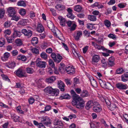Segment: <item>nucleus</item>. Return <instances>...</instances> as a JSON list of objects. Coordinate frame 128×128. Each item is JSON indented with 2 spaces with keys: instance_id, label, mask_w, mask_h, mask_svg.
<instances>
[{
  "instance_id": "nucleus-17",
  "label": "nucleus",
  "mask_w": 128,
  "mask_h": 128,
  "mask_svg": "<svg viewBox=\"0 0 128 128\" xmlns=\"http://www.w3.org/2000/svg\"><path fill=\"white\" fill-rule=\"evenodd\" d=\"M21 32H20L17 30H14L13 35L12 36V37L15 38L16 36L20 37L22 35Z\"/></svg>"
},
{
  "instance_id": "nucleus-16",
  "label": "nucleus",
  "mask_w": 128,
  "mask_h": 128,
  "mask_svg": "<svg viewBox=\"0 0 128 128\" xmlns=\"http://www.w3.org/2000/svg\"><path fill=\"white\" fill-rule=\"evenodd\" d=\"M56 79L54 76H52L46 79V82L48 83H52Z\"/></svg>"
},
{
  "instance_id": "nucleus-56",
  "label": "nucleus",
  "mask_w": 128,
  "mask_h": 128,
  "mask_svg": "<svg viewBox=\"0 0 128 128\" xmlns=\"http://www.w3.org/2000/svg\"><path fill=\"white\" fill-rule=\"evenodd\" d=\"M76 55H77V56L79 57H80V59L82 60V61L80 60V62L82 63V62H84L85 63V61L83 59V58L82 56H80V55L79 54H78L77 52H76Z\"/></svg>"
},
{
  "instance_id": "nucleus-22",
  "label": "nucleus",
  "mask_w": 128,
  "mask_h": 128,
  "mask_svg": "<svg viewBox=\"0 0 128 128\" xmlns=\"http://www.w3.org/2000/svg\"><path fill=\"white\" fill-rule=\"evenodd\" d=\"M44 28L42 25L40 24H38L37 28L38 32H42L44 31Z\"/></svg>"
},
{
  "instance_id": "nucleus-52",
  "label": "nucleus",
  "mask_w": 128,
  "mask_h": 128,
  "mask_svg": "<svg viewBox=\"0 0 128 128\" xmlns=\"http://www.w3.org/2000/svg\"><path fill=\"white\" fill-rule=\"evenodd\" d=\"M56 30H57L56 28H55L54 27L52 29V30H52V32L54 33V36H56L57 37L58 35L56 33Z\"/></svg>"
},
{
  "instance_id": "nucleus-30",
  "label": "nucleus",
  "mask_w": 128,
  "mask_h": 128,
  "mask_svg": "<svg viewBox=\"0 0 128 128\" xmlns=\"http://www.w3.org/2000/svg\"><path fill=\"white\" fill-rule=\"evenodd\" d=\"M38 42V40L36 37L33 38L31 40L32 44L33 45L37 44Z\"/></svg>"
},
{
  "instance_id": "nucleus-9",
  "label": "nucleus",
  "mask_w": 128,
  "mask_h": 128,
  "mask_svg": "<svg viewBox=\"0 0 128 128\" xmlns=\"http://www.w3.org/2000/svg\"><path fill=\"white\" fill-rule=\"evenodd\" d=\"M8 15L9 16H13L14 14H16V11L14 8L12 7H10L7 9Z\"/></svg>"
},
{
  "instance_id": "nucleus-42",
  "label": "nucleus",
  "mask_w": 128,
  "mask_h": 128,
  "mask_svg": "<svg viewBox=\"0 0 128 128\" xmlns=\"http://www.w3.org/2000/svg\"><path fill=\"white\" fill-rule=\"evenodd\" d=\"M55 7L57 9H59L61 8V10H63L65 8V7L63 5L60 4H57L56 6Z\"/></svg>"
},
{
  "instance_id": "nucleus-7",
  "label": "nucleus",
  "mask_w": 128,
  "mask_h": 128,
  "mask_svg": "<svg viewBox=\"0 0 128 128\" xmlns=\"http://www.w3.org/2000/svg\"><path fill=\"white\" fill-rule=\"evenodd\" d=\"M94 47L98 50H102L103 51H105L110 54H112L114 52L113 51L108 50L105 48L104 46L98 45L97 44Z\"/></svg>"
},
{
  "instance_id": "nucleus-2",
  "label": "nucleus",
  "mask_w": 128,
  "mask_h": 128,
  "mask_svg": "<svg viewBox=\"0 0 128 128\" xmlns=\"http://www.w3.org/2000/svg\"><path fill=\"white\" fill-rule=\"evenodd\" d=\"M44 92L46 93L51 94L52 96H56L59 94V90L57 89H53L51 87L48 86L44 90Z\"/></svg>"
},
{
  "instance_id": "nucleus-53",
  "label": "nucleus",
  "mask_w": 128,
  "mask_h": 128,
  "mask_svg": "<svg viewBox=\"0 0 128 128\" xmlns=\"http://www.w3.org/2000/svg\"><path fill=\"white\" fill-rule=\"evenodd\" d=\"M2 76L4 80L9 81L10 79L8 78L7 76L4 74L2 75Z\"/></svg>"
},
{
  "instance_id": "nucleus-40",
  "label": "nucleus",
  "mask_w": 128,
  "mask_h": 128,
  "mask_svg": "<svg viewBox=\"0 0 128 128\" xmlns=\"http://www.w3.org/2000/svg\"><path fill=\"white\" fill-rule=\"evenodd\" d=\"M40 56L44 60H46L48 56L46 53L42 52L40 54Z\"/></svg>"
},
{
  "instance_id": "nucleus-8",
  "label": "nucleus",
  "mask_w": 128,
  "mask_h": 128,
  "mask_svg": "<svg viewBox=\"0 0 128 128\" xmlns=\"http://www.w3.org/2000/svg\"><path fill=\"white\" fill-rule=\"evenodd\" d=\"M15 72L16 75L20 77H23L24 76V70L21 68H19Z\"/></svg>"
},
{
  "instance_id": "nucleus-29",
  "label": "nucleus",
  "mask_w": 128,
  "mask_h": 128,
  "mask_svg": "<svg viewBox=\"0 0 128 128\" xmlns=\"http://www.w3.org/2000/svg\"><path fill=\"white\" fill-rule=\"evenodd\" d=\"M14 62H10L7 66L8 68H12L15 67L16 66Z\"/></svg>"
},
{
  "instance_id": "nucleus-28",
  "label": "nucleus",
  "mask_w": 128,
  "mask_h": 128,
  "mask_svg": "<svg viewBox=\"0 0 128 128\" xmlns=\"http://www.w3.org/2000/svg\"><path fill=\"white\" fill-rule=\"evenodd\" d=\"M100 99L102 102H105L107 105H109L110 104V102L108 99H105L102 96H101L100 97Z\"/></svg>"
},
{
  "instance_id": "nucleus-64",
  "label": "nucleus",
  "mask_w": 128,
  "mask_h": 128,
  "mask_svg": "<svg viewBox=\"0 0 128 128\" xmlns=\"http://www.w3.org/2000/svg\"><path fill=\"white\" fill-rule=\"evenodd\" d=\"M30 104H32L34 102V100L33 98H31L28 100Z\"/></svg>"
},
{
  "instance_id": "nucleus-34",
  "label": "nucleus",
  "mask_w": 128,
  "mask_h": 128,
  "mask_svg": "<svg viewBox=\"0 0 128 128\" xmlns=\"http://www.w3.org/2000/svg\"><path fill=\"white\" fill-rule=\"evenodd\" d=\"M18 24L20 25H25L26 24V20H22L18 22Z\"/></svg>"
},
{
  "instance_id": "nucleus-11",
  "label": "nucleus",
  "mask_w": 128,
  "mask_h": 128,
  "mask_svg": "<svg viewBox=\"0 0 128 128\" xmlns=\"http://www.w3.org/2000/svg\"><path fill=\"white\" fill-rule=\"evenodd\" d=\"M100 58L99 56L97 55H94L93 56L92 58V63L94 65H96V63L99 61Z\"/></svg>"
},
{
  "instance_id": "nucleus-63",
  "label": "nucleus",
  "mask_w": 128,
  "mask_h": 128,
  "mask_svg": "<svg viewBox=\"0 0 128 128\" xmlns=\"http://www.w3.org/2000/svg\"><path fill=\"white\" fill-rule=\"evenodd\" d=\"M78 16L80 18H83L85 16V14H77Z\"/></svg>"
},
{
  "instance_id": "nucleus-57",
  "label": "nucleus",
  "mask_w": 128,
  "mask_h": 128,
  "mask_svg": "<svg viewBox=\"0 0 128 128\" xmlns=\"http://www.w3.org/2000/svg\"><path fill=\"white\" fill-rule=\"evenodd\" d=\"M116 1L115 0H110V2L108 3L109 5H112L115 3Z\"/></svg>"
},
{
  "instance_id": "nucleus-27",
  "label": "nucleus",
  "mask_w": 128,
  "mask_h": 128,
  "mask_svg": "<svg viewBox=\"0 0 128 128\" xmlns=\"http://www.w3.org/2000/svg\"><path fill=\"white\" fill-rule=\"evenodd\" d=\"M88 93L86 90H84L82 91L80 94V96L82 97L88 96Z\"/></svg>"
},
{
  "instance_id": "nucleus-41",
  "label": "nucleus",
  "mask_w": 128,
  "mask_h": 128,
  "mask_svg": "<svg viewBox=\"0 0 128 128\" xmlns=\"http://www.w3.org/2000/svg\"><path fill=\"white\" fill-rule=\"evenodd\" d=\"M13 16H10L12 17V20H14L16 21H17L20 19V17L16 15V14H14Z\"/></svg>"
},
{
  "instance_id": "nucleus-62",
  "label": "nucleus",
  "mask_w": 128,
  "mask_h": 128,
  "mask_svg": "<svg viewBox=\"0 0 128 128\" xmlns=\"http://www.w3.org/2000/svg\"><path fill=\"white\" fill-rule=\"evenodd\" d=\"M79 79L77 78H74V85H75L76 84H78L79 82Z\"/></svg>"
},
{
  "instance_id": "nucleus-59",
  "label": "nucleus",
  "mask_w": 128,
  "mask_h": 128,
  "mask_svg": "<svg viewBox=\"0 0 128 128\" xmlns=\"http://www.w3.org/2000/svg\"><path fill=\"white\" fill-rule=\"evenodd\" d=\"M76 27V25L75 24H73L72 25V26L70 28V30L72 31L74 30Z\"/></svg>"
},
{
  "instance_id": "nucleus-33",
  "label": "nucleus",
  "mask_w": 128,
  "mask_h": 128,
  "mask_svg": "<svg viewBox=\"0 0 128 128\" xmlns=\"http://www.w3.org/2000/svg\"><path fill=\"white\" fill-rule=\"evenodd\" d=\"M26 72L30 74H33L34 72L33 69L31 68H26Z\"/></svg>"
},
{
  "instance_id": "nucleus-25",
  "label": "nucleus",
  "mask_w": 128,
  "mask_h": 128,
  "mask_svg": "<svg viewBox=\"0 0 128 128\" xmlns=\"http://www.w3.org/2000/svg\"><path fill=\"white\" fill-rule=\"evenodd\" d=\"M94 111L95 112H100L102 110V108L100 106H94L93 108Z\"/></svg>"
},
{
  "instance_id": "nucleus-35",
  "label": "nucleus",
  "mask_w": 128,
  "mask_h": 128,
  "mask_svg": "<svg viewBox=\"0 0 128 128\" xmlns=\"http://www.w3.org/2000/svg\"><path fill=\"white\" fill-rule=\"evenodd\" d=\"M82 9V8L81 6L79 5L76 6H75L74 8V10L77 12H80Z\"/></svg>"
},
{
  "instance_id": "nucleus-19",
  "label": "nucleus",
  "mask_w": 128,
  "mask_h": 128,
  "mask_svg": "<svg viewBox=\"0 0 128 128\" xmlns=\"http://www.w3.org/2000/svg\"><path fill=\"white\" fill-rule=\"evenodd\" d=\"M92 100L89 101L86 104L85 108L87 110H88L92 106H93Z\"/></svg>"
},
{
  "instance_id": "nucleus-14",
  "label": "nucleus",
  "mask_w": 128,
  "mask_h": 128,
  "mask_svg": "<svg viewBox=\"0 0 128 128\" xmlns=\"http://www.w3.org/2000/svg\"><path fill=\"white\" fill-rule=\"evenodd\" d=\"M58 86L61 91H64V88L65 86V85L62 81L60 80L58 81Z\"/></svg>"
},
{
  "instance_id": "nucleus-37",
  "label": "nucleus",
  "mask_w": 128,
  "mask_h": 128,
  "mask_svg": "<svg viewBox=\"0 0 128 128\" xmlns=\"http://www.w3.org/2000/svg\"><path fill=\"white\" fill-rule=\"evenodd\" d=\"M49 65L52 68H54L55 70V64L53 60L51 59H50L49 60Z\"/></svg>"
},
{
  "instance_id": "nucleus-46",
  "label": "nucleus",
  "mask_w": 128,
  "mask_h": 128,
  "mask_svg": "<svg viewBox=\"0 0 128 128\" xmlns=\"http://www.w3.org/2000/svg\"><path fill=\"white\" fill-rule=\"evenodd\" d=\"M15 42L18 46H20L22 44V41L20 39H17Z\"/></svg>"
},
{
  "instance_id": "nucleus-54",
  "label": "nucleus",
  "mask_w": 128,
  "mask_h": 128,
  "mask_svg": "<svg viewBox=\"0 0 128 128\" xmlns=\"http://www.w3.org/2000/svg\"><path fill=\"white\" fill-rule=\"evenodd\" d=\"M51 107L50 105H47L45 107L44 110L46 111H48L51 109Z\"/></svg>"
},
{
  "instance_id": "nucleus-23",
  "label": "nucleus",
  "mask_w": 128,
  "mask_h": 128,
  "mask_svg": "<svg viewBox=\"0 0 128 128\" xmlns=\"http://www.w3.org/2000/svg\"><path fill=\"white\" fill-rule=\"evenodd\" d=\"M107 105H108V108L111 111L114 110L116 107V106L114 104H111L110 102V104Z\"/></svg>"
},
{
  "instance_id": "nucleus-4",
  "label": "nucleus",
  "mask_w": 128,
  "mask_h": 128,
  "mask_svg": "<svg viewBox=\"0 0 128 128\" xmlns=\"http://www.w3.org/2000/svg\"><path fill=\"white\" fill-rule=\"evenodd\" d=\"M100 84L101 86L103 88H105L109 90H111L112 88V85L108 83H106L105 82L100 80L99 81Z\"/></svg>"
},
{
  "instance_id": "nucleus-1",
  "label": "nucleus",
  "mask_w": 128,
  "mask_h": 128,
  "mask_svg": "<svg viewBox=\"0 0 128 128\" xmlns=\"http://www.w3.org/2000/svg\"><path fill=\"white\" fill-rule=\"evenodd\" d=\"M70 92L73 96V100L72 102V105L76 106L77 108L79 109H81L84 107V102L82 99L76 94L74 90H71Z\"/></svg>"
},
{
  "instance_id": "nucleus-6",
  "label": "nucleus",
  "mask_w": 128,
  "mask_h": 128,
  "mask_svg": "<svg viewBox=\"0 0 128 128\" xmlns=\"http://www.w3.org/2000/svg\"><path fill=\"white\" fill-rule=\"evenodd\" d=\"M21 32L28 38L30 37L32 35V32L30 30H27L26 29H23L22 30Z\"/></svg>"
},
{
  "instance_id": "nucleus-47",
  "label": "nucleus",
  "mask_w": 128,
  "mask_h": 128,
  "mask_svg": "<svg viewBox=\"0 0 128 128\" xmlns=\"http://www.w3.org/2000/svg\"><path fill=\"white\" fill-rule=\"evenodd\" d=\"M19 13L22 16H24V15L26 13L25 10L23 9L20 10Z\"/></svg>"
},
{
  "instance_id": "nucleus-15",
  "label": "nucleus",
  "mask_w": 128,
  "mask_h": 128,
  "mask_svg": "<svg viewBox=\"0 0 128 128\" xmlns=\"http://www.w3.org/2000/svg\"><path fill=\"white\" fill-rule=\"evenodd\" d=\"M67 11L68 13L66 15V16L68 18L72 19H73L75 17V16L72 14V10L70 8H69L68 9Z\"/></svg>"
},
{
  "instance_id": "nucleus-39",
  "label": "nucleus",
  "mask_w": 128,
  "mask_h": 128,
  "mask_svg": "<svg viewBox=\"0 0 128 128\" xmlns=\"http://www.w3.org/2000/svg\"><path fill=\"white\" fill-rule=\"evenodd\" d=\"M5 40L3 38H0V47L2 46L5 44Z\"/></svg>"
},
{
  "instance_id": "nucleus-18",
  "label": "nucleus",
  "mask_w": 128,
  "mask_h": 128,
  "mask_svg": "<svg viewBox=\"0 0 128 128\" xmlns=\"http://www.w3.org/2000/svg\"><path fill=\"white\" fill-rule=\"evenodd\" d=\"M54 125H58L61 126H63V124L61 121L57 119H56L54 121L53 123Z\"/></svg>"
},
{
  "instance_id": "nucleus-50",
  "label": "nucleus",
  "mask_w": 128,
  "mask_h": 128,
  "mask_svg": "<svg viewBox=\"0 0 128 128\" xmlns=\"http://www.w3.org/2000/svg\"><path fill=\"white\" fill-rule=\"evenodd\" d=\"M123 69L122 68H120L116 70L117 73L118 74H122L123 73Z\"/></svg>"
},
{
  "instance_id": "nucleus-26",
  "label": "nucleus",
  "mask_w": 128,
  "mask_h": 128,
  "mask_svg": "<svg viewBox=\"0 0 128 128\" xmlns=\"http://www.w3.org/2000/svg\"><path fill=\"white\" fill-rule=\"evenodd\" d=\"M58 18L60 20V25L63 26H65V22L66 21L65 19L62 17H59Z\"/></svg>"
},
{
  "instance_id": "nucleus-38",
  "label": "nucleus",
  "mask_w": 128,
  "mask_h": 128,
  "mask_svg": "<svg viewBox=\"0 0 128 128\" xmlns=\"http://www.w3.org/2000/svg\"><path fill=\"white\" fill-rule=\"evenodd\" d=\"M31 50L33 53L36 54H38L39 53L38 50L36 48H32L31 49Z\"/></svg>"
},
{
  "instance_id": "nucleus-48",
  "label": "nucleus",
  "mask_w": 128,
  "mask_h": 128,
  "mask_svg": "<svg viewBox=\"0 0 128 128\" xmlns=\"http://www.w3.org/2000/svg\"><path fill=\"white\" fill-rule=\"evenodd\" d=\"M18 5L19 6H26V4L24 1L19 2L18 3Z\"/></svg>"
},
{
  "instance_id": "nucleus-36",
  "label": "nucleus",
  "mask_w": 128,
  "mask_h": 128,
  "mask_svg": "<svg viewBox=\"0 0 128 128\" xmlns=\"http://www.w3.org/2000/svg\"><path fill=\"white\" fill-rule=\"evenodd\" d=\"M41 120L43 123V122H46L50 121V119L48 117H45L42 118Z\"/></svg>"
},
{
  "instance_id": "nucleus-60",
  "label": "nucleus",
  "mask_w": 128,
  "mask_h": 128,
  "mask_svg": "<svg viewBox=\"0 0 128 128\" xmlns=\"http://www.w3.org/2000/svg\"><path fill=\"white\" fill-rule=\"evenodd\" d=\"M92 104H93V106L94 105L96 106H100L99 103L96 101L92 100Z\"/></svg>"
},
{
  "instance_id": "nucleus-21",
  "label": "nucleus",
  "mask_w": 128,
  "mask_h": 128,
  "mask_svg": "<svg viewBox=\"0 0 128 128\" xmlns=\"http://www.w3.org/2000/svg\"><path fill=\"white\" fill-rule=\"evenodd\" d=\"M82 35V31H78L77 32L76 35L74 36L75 39L76 40H78Z\"/></svg>"
},
{
  "instance_id": "nucleus-61",
  "label": "nucleus",
  "mask_w": 128,
  "mask_h": 128,
  "mask_svg": "<svg viewBox=\"0 0 128 128\" xmlns=\"http://www.w3.org/2000/svg\"><path fill=\"white\" fill-rule=\"evenodd\" d=\"M52 50L51 48H49L46 50V52L48 54H50L52 52Z\"/></svg>"
},
{
  "instance_id": "nucleus-32",
  "label": "nucleus",
  "mask_w": 128,
  "mask_h": 128,
  "mask_svg": "<svg viewBox=\"0 0 128 128\" xmlns=\"http://www.w3.org/2000/svg\"><path fill=\"white\" fill-rule=\"evenodd\" d=\"M70 96L69 94H65L64 95L62 96H60V98L61 99H70Z\"/></svg>"
},
{
  "instance_id": "nucleus-3",
  "label": "nucleus",
  "mask_w": 128,
  "mask_h": 128,
  "mask_svg": "<svg viewBox=\"0 0 128 128\" xmlns=\"http://www.w3.org/2000/svg\"><path fill=\"white\" fill-rule=\"evenodd\" d=\"M59 70L61 72H65L66 71L68 74H74L75 72V68L72 66H68L65 69L61 67Z\"/></svg>"
},
{
  "instance_id": "nucleus-13",
  "label": "nucleus",
  "mask_w": 128,
  "mask_h": 128,
  "mask_svg": "<svg viewBox=\"0 0 128 128\" xmlns=\"http://www.w3.org/2000/svg\"><path fill=\"white\" fill-rule=\"evenodd\" d=\"M89 79L93 87L96 88L97 87V84L96 80L91 76H89Z\"/></svg>"
},
{
  "instance_id": "nucleus-58",
  "label": "nucleus",
  "mask_w": 128,
  "mask_h": 128,
  "mask_svg": "<svg viewBox=\"0 0 128 128\" xmlns=\"http://www.w3.org/2000/svg\"><path fill=\"white\" fill-rule=\"evenodd\" d=\"M12 56H15L18 54V51L16 50H14L12 52Z\"/></svg>"
},
{
  "instance_id": "nucleus-55",
  "label": "nucleus",
  "mask_w": 128,
  "mask_h": 128,
  "mask_svg": "<svg viewBox=\"0 0 128 128\" xmlns=\"http://www.w3.org/2000/svg\"><path fill=\"white\" fill-rule=\"evenodd\" d=\"M108 36L110 38H112L114 40L116 38V36L112 34H108Z\"/></svg>"
},
{
  "instance_id": "nucleus-49",
  "label": "nucleus",
  "mask_w": 128,
  "mask_h": 128,
  "mask_svg": "<svg viewBox=\"0 0 128 128\" xmlns=\"http://www.w3.org/2000/svg\"><path fill=\"white\" fill-rule=\"evenodd\" d=\"M14 38L12 37V36L11 37H9L6 38L8 42L11 43L12 42V41H13Z\"/></svg>"
},
{
  "instance_id": "nucleus-44",
  "label": "nucleus",
  "mask_w": 128,
  "mask_h": 128,
  "mask_svg": "<svg viewBox=\"0 0 128 128\" xmlns=\"http://www.w3.org/2000/svg\"><path fill=\"white\" fill-rule=\"evenodd\" d=\"M102 63V66L104 68L106 67V66L107 63L105 61V60L104 59H102L101 61Z\"/></svg>"
},
{
  "instance_id": "nucleus-24",
  "label": "nucleus",
  "mask_w": 128,
  "mask_h": 128,
  "mask_svg": "<svg viewBox=\"0 0 128 128\" xmlns=\"http://www.w3.org/2000/svg\"><path fill=\"white\" fill-rule=\"evenodd\" d=\"M47 26L50 30H52L54 28V25L53 23L50 20L47 22Z\"/></svg>"
},
{
  "instance_id": "nucleus-10",
  "label": "nucleus",
  "mask_w": 128,
  "mask_h": 128,
  "mask_svg": "<svg viewBox=\"0 0 128 128\" xmlns=\"http://www.w3.org/2000/svg\"><path fill=\"white\" fill-rule=\"evenodd\" d=\"M36 64L38 67L41 68H44L46 66V63L45 62L37 60Z\"/></svg>"
},
{
  "instance_id": "nucleus-45",
  "label": "nucleus",
  "mask_w": 128,
  "mask_h": 128,
  "mask_svg": "<svg viewBox=\"0 0 128 128\" xmlns=\"http://www.w3.org/2000/svg\"><path fill=\"white\" fill-rule=\"evenodd\" d=\"M104 24L105 25L108 27H110L111 25L110 22L108 20H106L104 21Z\"/></svg>"
},
{
  "instance_id": "nucleus-5",
  "label": "nucleus",
  "mask_w": 128,
  "mask_h": 128,
  "mask_svg": "<svg viewBox=\"0 0 128 128\" xmlns=\"http://www.w3.org/2000/svg\"><path fill=\"white\" fill-rule=\"evenodd\" d=\"M51 56L55 62L57 63L60 62L62 59V57L60 54H58L57 57L56 54L54 52L52 53Z\"/></svg>"
},
{
  "instance_id": "nucleus-31",
  "label": "nucleus",
  "mask_w": 128,
  "mask_h": 128,
  "mask_svg": "<svg viewBox=\"0 0 128 128\" xmlns=\"http://www.w3.org/2000/svg\"><path fill=\"white\" fill-rule=\"evenodd\" d=\"M88 19L90 21H95L96 20V16L92 15H89L88 16Z\"/></svg>"
},
{
  "instance_id": "nucleus-20",
  "label": "nucleus",
  "mask_w": 128,
  "mask_h": 128,
  "mask_svg": "<svg viewBox=\"0 0 128 128\" xmlns=\"http://www.w3.org/2000/svg\"><path fill=\"white\" fill-rule=\"evenodd\" d=\"M121 80L122 81L124 82L128 80V72H126L122 76Z\"/></svg>"
},
{
  "instance_id": "nucleus-43",
  "label": "nucleus",
  "mask_w": 128,
  "mask_h": 128,
  "mask_svg": "<svg viewBox=\"0 0 128 128\" xmlns=\"http://www.w3.org/2000/svg\"><path fill=\"white\" fill-rule=\"evenodd\" d=\"M5 11L3 9H0V18H2L4 16Z\"/></svg>"
},
{
  "instance_id": "nucleus-12",
  "label": "nucleus",
  "mask_w": 128,
  "mask_h": 128,
  "mask_svg": "<svg viewBox=\"0 0 128 128\" xmlns=\"http://www.w3.org/2000/svg\"><path fill=\"white\" fill-rule=\"evenodd\" d=\"M126 84H123L121 83H118L116 84V87L118 89L120 90L126 89L127 88Z\"/></svg>"
},
{
  "instance_id": "nucleus-51",
  "label": "nucleus",
  "mask_w": 128,
  "mask_h": 128,
  "mask_svg": "<svg viewBox=\"0 0 128 128\" xmlns=\"http://www.w3.org/2000/svg\"><path fill=\"white\" fill-rule=\"evenodd\" d=\"M10 53L8 52H6L4 54V58L6 59H8L10 56Z\"/></svg>"
}]
</instances>
